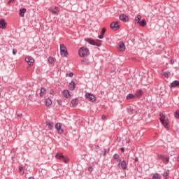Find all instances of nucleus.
<instances>
[{
    "label": "nucleus",
    "instance_id": "obj_4",
    "mask_svg": "<svg viewBox=\"0 0 179 179\" xmlns=\"http://www.w3.org/2000/svg\"><path fill=\"white\" fill-rule=\"evenodd\" d=\"M56 159H58L59 160H62L64 163H68L69 162V159L66 157L64 156V154L59 152L57 153L55 155Z\"/></svg>",
    "mask_w": 179,
    "mask_h": 179
},
{
    "label": "nucleus",
    "instance_id": "obj_45",
    "mask_svg": "<svg viewBox=\"0 0 179 179\" xmlns=\"http://www.w3.org/2000/svg\"><path fill=\"white\" fill-rule=\"evenodd\" d=\"M88 170H89V171L92 172V171H93V168L92 166H89Z\"/></svg>",
    "mask_w": 179,
    "mask_h": 179
},
{
    "label": "nucleus",
    "instance_id": "obj_23",
    "mask_svg": "<svg viewBox=\"0 0 179 179\" xmlns=\"http://www.w3.org/2000/svg\"><path fill=\"white\" fill-rule=\"evenodd\" d=\"M82 65H89V59H83L81 60Z\"/></svg>",
    "mask_w": 179,
    "mask_h": 179
},
{
    "label": "nucleus",
    "instance_id": "obj_52",
    "mask_svg": "<svg viewBox=\"0 0 179 179\" xmlns=\"http://www.w3.org/2000/svg\"><path fill=\"white\" fill-rule=\"evenodd\" d=\"M177 159H178V162H179V157H178V158H177Z\"/></svg>",
    "mask_w": 179,
    "mask_h": 179
},
{
    "label": "nucleus",
    "instance_id": "obj_50",
    "mask_svg": "<svg viewBox=\"0 0 179 179\" xmlns=\"http://www.w3.org/2000/svg\"><path fill=\"white\" fill-rule=\"evenodd\" d=\"M117 141H118V142H121V138H117Z\"/></svg>",
    "mask_w": 179,
    "mask_h": 179
},
{
    "label": "nucleus",
    "instance_id": "obj_51",
    "mask_svg": "<svg viewBox=\"0 0 179 179\" xmlns=\"http://www.w3.org/2000/svg\"><path fill=\"white\" fill-rule=\"evenodd\" d=\"M21 116H22V114L17 115V117H21Z\"/></svg>",
    "mask_w": 179,
    "mask_h": 179
},
{
    "label": "nucleus",
    "instance_id": "obj_34",
    "mask_svg": "<svg viewBox=\"0 0 179 179\" xmlns=\"http://www.w3.org/2000/svg\"><path fill=\"white\" fill-rule=\"evenodd\" d=\"M107 29H106V28H103L101 31V34H102V36H104V34H106V31Z\"/></svg>",
    "mask_w": 179,
    "mask_h": 179
},
{
    "label": "nucleus",
    "instance_id": "obj_46",
    "mask_svg": "<svg viewBox=\"0 0 179 179\" xmlns=\"http://www.w3.org/2000/svg\"><path fill=\"white\" fill-rule=\"evenodd\" d=\"M120 150H121V152H122V153H124V152H125V148H120Z\"/></svg>",
    "mask_w": 179,
    "mask_h": 179
},
{
    "label": "nucleus",
    "instance_id": "obj_35",
    "mask_svg": "<svg viewBox=\"0 0 179 179\" xmlns=\"http://www.w3.org/2000/svg\"><path fill=\"white\" fill-rule=\"evenodd\" d=\"M128 111H129V114H134L135 110L134 109L129 108Z\"/></svg>",
    "mask_w": 179,
    "mask_h": 179
},
{
    "label": "nucleus",
    "instance_id": "obj_31",
    "mask_svg": "<svg viewBox=\"0 0 179 179\" xmlns=\"http://www.w3.org/2000/svg\"><path fill=\"white\" fill-rule=\"evenodd\" d=\"M163 162L165 163H169V162H170V158L164 157Z\"/></svg>",
    "mask_w": 179,
    "mask_h": 179
},
{
    "label": "nucleus",
    "instance_id": "obj_21",
    "mask_svg": "<svg viewBox=\"0 0 179 179\" xmlns=\"http://www.w3.org/2000/svg\"><path fill=\"white\" fill-rule=\"evenodd\" d=\"M138 24L141 26V27H145L148 23L146 22V20L143 19L140 22H138Z\"/></svg>",
    "mask_w": 179,
    "mask_h": 179
},
{
    "label": "nucleus",
    "instance_id": "obj_19",
    "mask_svg": "<svg viewBox=\"0 0 179 179\" xmlns=\"http://www.w3.org/2000/svg\"><path fill=\"white\" fill-rule=\"evenodd\" d=\"M141 19H142V16H141L140 15H138L136 17H135V23H136L137 24H139V23L141 22Z\"/></svg>",
    "mask_w": 179,
    "mask_h": 179
},
{
    "label": "nucleus",
    "instance_id": "obj_22",
    "mask_svg": "<svg viewBox=\"0 0 179 179\" xmlns=\"http://www.w3.org/2000/svg\"><path fill=\"white\" fill-rule=\"evenodd\" d=\"M50 12H52V13L56 15V13H58V8L52 7L50 8Z\"/></svg>",
    "mask_w": 179,
    "mask_h": 179
},
{
    "label": "nucleus",
    "instance_id": "obj_15",
    "mask_svg": "<svg viewBox=\"0 0 179 179\" xmlns=\"http://www.w3.org/2000/svg\"><path fill=\"white\" fill-rule=\"evenodd\" d=\"M79 104V100L78 99H74L71 100V106L72 107H76Z\"/></svg>",
    "mask_w": 179,
    "mask_h": 179
},
{
    "label": "nucleus",
    "instance_id": "obj_47",
    "mask_svg": "<svg viewBox=\"0 0 179 179\" xmlns=\"http://www.w3.org/2000/svg\"><path fill=\"white\" fill-rule=\"evenodd\" d=\"M12 2H15V0H10V1H8V5L12 3Z\"/></svg>",
    "mask_w": 179,
    "mask_h": 179
},
{
    "label": "nucleus",
    "instance_id": "obj_2",
    "mask_svg": "<svg viewBox=\"0 0 179 179\" xmlns=\"http://www.w3.org/2000/svg\"><path fill=\"white\" fill-rule=\"evenodd\" d=\"M159 120L162 124L164 125V128L169 129L170 128V125H169V120L166 118V115L163 114V113H159Z\"/></svg>",
    "mask_w": 179,
    "mask_h": 179
},
{
    "label": "nucleus",
    "instance_id": "obj_20",
    "mask_svg": "<svg viewBox=\"0 0 179 179\" xmlns=\"http://www.w3.org/2000/svg\"><path fill=\"white\" fill-rule=\"evenodd\" d=\"M26 12V8L20 9V17H24V13Z\"/></svg>",
    "mask_w": 179,
    "mask_h": 179
},
{
    "label": "nucleus",
    "instance_id": "obj_38",
    "mask_svg": "<svg viewBox=\"0 0 179 179\" xmlns=\"http://www.w3.org/2000/svg\"><path fill=\"white\" fill-rule=\"evenodd\" d=\"M66 76H69V78H72V76H73V73H66Z\"/></svg>",
    "mask_w": 179,
    "mask_h": 179
},
{
    "label": "nucleus",
    "instance_id": "obj_9",
    "mask_svg": "<svg viewBox=\"0 0 179 179\" xmlns=\"http://www.w3.org/2000/svg\"><path fill=\"white\" fill-rule=\"evenodd\" d=\"M120 20H122V22H129V17L127 16L125 14H121L119 16Z\"/></svg>",
    "mask_w": 179,
    "mask_h": 179
},
{
    "label": "nucleus",
    "instance_id": "obj_10",
    "mask_svg": "<svg viewBox=\"0 0 179 179\" xmlns=\"http://www.w3.org/2000/svg\"><path fill=\"white\" fill-rule=\"evenodd\" d=\"M118 166L119 167L120 166L122 170H125L126 169H127L128 165L127 164V162H125V160H123L118 164Z\"/></svg>",
    "mask_w": 179,
    "mask_h": 179
},
{
    "label": "nucleus",
    "instance_id": "obj_8",
    "mask_svg": "<svg viewBox=\"0 0 179 179\" xmlns=\"http://www.w3.org/2000/svg\"><path fill=\"white\" fill-rule=\"evenodd\" d=\"M110 29L117 31L120 29V25H118V22H113L110 24Z\"/></svg>",
    "mask_w": 179,
    "mask_h": 179
},
{
    "label": "nucleus",
    "instance_id": "obj_28",
    "mask_svg": "<svg viewBox=\"0 0 179 179\" xmlns=\"http://www.w3.org/2000/svg\"><path fill=\"white\" fill-rule=\"evenodd\" d=\"M174 117L176 120H179V110H176L174 113Z\"/></svg>",
    "mask_w": 179,
    "mask_h": 179
},
{
    "label": "nucleus",
    "instance_id": "obj_5",
    "mask_svg": "<svg viewBox=\"0 0 179 179\" xmlns=\"http://www.w3.org/2000/svg\"><path fill=\"white\" fill-rule=\"evenodd\" d=\"M60 54L62 57H68V50L64 44L60 45Z\"/></svg>",
    "mask_w": 179,
    "mask_h": 179
},
{
    "label": "nucleus",
    "instance_id": "obj_13",
    "mask_svg": "<svg viewBox=\"0 0 179 179\" xmlns=\"http://www.w3.org/2000/svg\"><path fill=\"white\" fill-rule=\"evenodd\" d=\"M6 22L4 19L0 20V29H6Z\"/></svg>",
    "mask_w": 179,
    "mask_h": 179
},
{
    "label": "nucleus",
    "instance_id": "obj_12",
    "mask_svg": "<svg viewBox=\"0 0 179 179\" xmlns=\"http://www.w3.org/2000/svg\"><path fill=\"white\" fill-rule=\"evenodd\" d=\"M125 44L124 43V42L120 41L119 43V47H118V50L120 51H125Z\"/></svg>",
    "mask_w": 179,
    "mask_h": 179
},
{
    "label": "nucleus",
    "instance_id": "obj_43",
    "mask_svg": "<svg viewBox=\"0 0 179 179\" xmlns=\"http://www.w3.org/2000/svg\"><path fill=\"white\" fill-rule=\"evenodd\" d=\"M134 161H135V163H138V162H139V158H138V157H136L134 158Z\"/></svg>",
    "mask_w": 179,
    "mask_h": 179
},
{
    "label": "nucleus",
    "instance_id": "obj_53",
    "mask_svg": "<svg viewBox=\"0 0 179 179\" xmlns=\"http://www.w3.org/2000/svg\"><path fill=\"white\" fill-rule=\"evenodd\" d=\"M0 97H1V93H0Z\"/></svg>",
    "mask_w": 179,
    "mask_h": 179
},
{
    "label": "nucleus",
    "instance_id": "obj_1",
    "mask_svg": "<svg viewBox=\"0 0 179 179\" xmlns=\"http://www.w3.org/2000/svg\"><path fill=\"white\" fill-rule=\"evenodd\" d=\"M78 55L81 58H85V57H88V55H90L89 48L85 46L81 47L78 50Z\"/></svg>",
    "mask_w": 179,
    "mask_h": 179
},
{
    "label": "nucleus",
    "instance_id": "obj_49",
    "mask_svg": "<svg viewBox=\"0 0 179 179\" xmlns=\"http://www.w3.org/2000/svg\"><path fill=\"white\" fill-rule=\"evenodd\" d=\"M117 162H118L119 163H121V162H122V161L121 160V158H120V157H119V159H117Z\"/></svg>",
    "mask_w": 179,
    "mask_h": 179
},
{
    "label": "nucleus",
    "instance_id": "obj_30",
    "mask_svg": "<svg viewBox=\"0 0 179 179\" xmlns=\"http://www.w3.org/2000/svg\"><path fill=\"white\" fill-rule=\"evenodd\" d=\"M48 61L50 64H52V62H54V57H50L48 59Z\"/></svg>",
    "mask_w": 179,
    "mask_h": 179
},
{
    "label": "nucleus",
    "instance_id": "obj_42",
    "mask_svg": "<svg viewBox=\"0 0 179 179\" xmlns=\"http://www.w3.org/2000/svg\"><path fill=\"white\" fill-rule=\"evenodd\" d=\"M17 53V50H16V49H13V55H16Z\"/></svg>",
    "mask_w": 179,
    "mask_h": 179
},
{
    "label": "nucleus",
    "instance_id": "obj_39",
    "mask_svg": "<svg viewBox=\"0 0 179 179\" xmlns=\"http://www.w3.org/2000/svg\"><path fill=\"white\" fill-rule=\"evenodd\" d=\"M50 94H52V96H55V91H54V90H50Z\"/></svg>",
    "mask_w": 179,
    "mask_h": 179
},
{
    "label": "nucleus",
    "instance_id": "obj_7",
    "mask_svg": "<svg viewBox=\"0 0 179 179\" xmlns=\"http://www.w3.org/2000/svg\"><path fill=\"white\" fill-rule=\"evenodd\" d=\"M85 97L87 99H88V100H90V101H92V103H94V101H96V97L94 96V95H93V94L87 92L85 94Z\"/></svg>",
    "mask_w": 179,
    "mask_h": 179
},
{
    "label": "nucleus",
    "instance_id": "obj_11",
    "mask_svg": "<svg viewBox=\"0 0 179 179\" xmlns=\"http://www.w3.org/2000/svg\"><path fill=\"white\" fill-rule=\"evenodd\" d=\"M25 61L30 66H31V65H33V64H34V59L31 58V57H25Z\"/></svg>",
    "mask_w": 179,
    "mask_h": 179
},
{
    "label": "nucleus",
    "instance_id": "obj_29",
    "mask_svg": "<svg viewBox=\"0 0 179 179\" xmlns=\"http://www.w3.org/2000/svg\"><path fill=\"white\" fill-rule=\"evenodd\" d=\"M152 179H162V178H160L159 173H155Z\"/></svg>",
    "mask_w": 179,
    "mask_h": 179
},
{
    "label": "nucleus",
    "instance_id": "obj_40",
    "mask_svg": "<svg viewBox=\"0 0 179 179\" xmlns=\"http://www.w3.org/2000/svg\"><path fill=\"white\" fill-rule=\"evenodd\" d=\"M57 104L59 106H62V101L61 99L57 100Z\"/></svg>",
    "mask_w": 179,
    "mask_h": 179
},
{
    "label": "nucleus",
    "instance_id": "obj_41",
    "mask_svg": "<svg viewBox=\"0 0 179 179\" xmlns=\"http://www.w3.org/2000/svg\"><path fill=\"white\" fill-rule=\"evenodd\" d=\"M98 38H100L101 40L102 38H104V35H102V34H101L99 36H98Z\"/></svg>",
    "mask_w": 179,
    "mask_h": 179
},
{
    "label": "nucleus",
    "instance_id": "obj_3",
    "mask_svg": "<svg viewBox=\"0 0 179 179\" xmlns=\"http://www.w3.org/2000/svg\"><path fill=\"white\" fill-rule=\"evenodd\" d=\"M85 41L90 44L91 45H96V47H101V41L98 40V42L94 41L93 39L90 38H85Z\"/></svg>",
    "mask_w": 179,
    "mask_h": 179
},
{
    "label": "nucleus",
    "instance_id": "obj_16",
    "mask_svg": "<svg viewBox=\"0 0 179 179\" xmlns=\"http://www.w3.org/2000/svg\"><path fill=\"white\" fill-rule=\"evenodd\" d=\"M143 94V91L142 90H138L135 93V97H141Z\"/></svg>",
    "mask_w": 179,
    "mask_h": 179
},
{
    "label": "nucleus",
    "instance_id": "obj_37",
    "mask_svg": "<svg viewBox=\"0 0 179 179\" xmlns=\"http://www.w3.org/2000/svg\"><path fill=\"white\" fill-rule=\"evenodd\" d=\"M119 157H120V155H119L118 154H115V155H113V158L115 159L116 160H117V159H119Z\"/></svg>",
    "mask_w": 179,
    "mask_h": 179
},
{
    "label": "nucleus",
    "instance_id": "obj_14",
    "mask_svg": "<svg viewBox=\"0 0 179 179\" xmlns=\"http://www.w3.org/2000/svg\"><path fill=\"white\" fill-rule=\"evenodd\" d=\"M62 94L66 99H69V97H71V93H69V90H64Z\"/></svg>",
    "mask_w": 179,
    "mask_h": 179
},
{
    "label": "nucleus",
    "instance_id": "obj_33",
    "mask_svg": "<svg viewBox=\"0 0 179 179\" xmlns=\"http://www.w3.org/2000/svg\"><path fill=\"white\" fill-rule=\"evenodd\" d=\"M170 174V172L168 171L166 172H164L162 176L163 177H169V175Z\"/></svg>",
    "mask_w": 179,
    "mask_h": 179
},
{
    "label": "nucleus",
    "instance_id": "obj_17",
    "mask_svg": "<svg viewBox=\"0 0 179 179\" xmlns=\"http://www.w3.org/2000/svg\"><path fill=\"white\" fill-rule=\"evenodd\" d=\"M45 106H46V107H50V106H52V101H51V99H50V98L46 99Z\"/></svg>",
    "mask_w": 179,
    "mask_h": 179
},
{
    "label": "nucleus",
    "instance_id": "obj_27",
    "mask_svg": "<svg viewBox=\"0 0 179 179\" xmlns=\"http://www.w3.org/2000/svg\"><path fill=\"white\" fill-rule=\"evenodd\" d=\"M46 125L48 127L49 129H52L54 123H51L50 122H46Z\"/></svg>",
    "mask_w": 179,
    "mask_h": 179
},
{
    "label": "nucleus",
    "instance_id": "obj_26",
    "mask_svg": "<svg viewBox=\"0 0 179 179\" xmlns=\"http://www.w3.org/2000/svg\"><path fill=\"white\" fill-rule=\"evenodd\" d=\"M127 100H131L132 99H135V95H133L132 94H127L126 97Z\"/></svg>",
    "mask_w": 179,
    "mask_h": 179
},
{
    "label": "nucleus",
    "instance_id": "obj_44",
    "mask_svg": "<svg viewBox=\"0 0 179 179\" xmlns=\"http://www.w3.org/2000/svg\"><path fill=\"white\" fill-rule=\"evenodd\" d=\"M170 62H171V65H174V59H171L170 60Z\"/></svg>",
    "mask_w": 179,
    "mask_h": 179
},
{
    "label": "nucleus",
    "instance_id": "obj_25",
    "mask_svg": "<svg viewBox=\"0 0 179 179\" xmlns=\"http://www.w3.org/2000/svg\"><path fill=\"white\" fill-rule=\"evenodd\" d=\"M162 75L165 78H169L170 75H171V73H170V71H164V72L162 73Z\"/></svg>",
    "mask_w": 179,
    "mask_h": 179
},
{
    "label": "nucleus",
    "instance_id": "obj_18",
    "mask_svg": "<svg viewBox=\"0 0 179 179\" xmlns=\"http://www.w3.org/2000/svg\"><path fill=\"white\" fill-rule=\"evenodd\" d=\"M75 87H76V84L74 81H71L69 83V89H71V90H75Z\"/></svg>",
    "mask_w": 179,
    "mask_h": 179
},
{
    "label": "nucleus",
    "instance_id": "obj_48",
    "mask_svg": "<svg viewBox=\"0 0 179 179\" xmlns=\"http://www.w3.org/2000/svg\"><path fill=\"white\" fill-rule=\"evenodd\" d=\"M102 120H106V115L101 116Z\"/></svg>",
    "mask_w": 179,
    "mask_h": 179
},
{
    "label": "nucleus",
    "instance_id": "obj_36",
    "mask_svg": "<svg viewBox=\"0 0 179 179\" xmlns=\"http://www.w3.org/2000/svg\"><path fill=\"white\" fill-rule=\"evenodd\" d=\"M158 159H159L160 160H163L164 159V156L162 155H159Z\"/></svg>",
    "mask_w": 179,
    "mask_h": 179
},
{
    "label": "nucleus",
    "instance_id": "obj_32",
    "mask_svg": "<svg viewBox=\"0 0 179 179\" xmlns=\"http://www.w3.org/2000/svg\"><path fill=\"white\" fill-rule=\"evenodd\" d=\"M19 171H20V173L24 174V169L23 166H20Z\"/></svg>",
    "mask_w": 179,
    "mask_h": 179
},
{
    "label": "nucleus",
    "instance_id": "obj_6",
    "mask_svg": "<svg viewBox=\"0 0 179 179\" xmlns=\"http://www.w3.org/2000/svg\"><path fill=\"white\" fill-rule=\"evenodd\" d=\"M55 129L57 131V134H59V135H62V134H64V129L62 128L61 123H57L55 124Z\"/></svg>",
    "mask_w": 179,
    "mask_h": 179
},
{
    "label": "nucleus",
    "instance_id": "obj_24",
    "mask_svg": "<svg viewBox=\"0 0 179 179\" xmlns=\"http://www.w3.org/2000/svg\"><path fill=\"white\" fill-rule=\"evenodd\" d=\"M45 92H46L45 88L41 87V92H40V97H43V96H44Z\"/></svg>",
    "mask_w": 179,
    "mask_h": 179
}]
</instances>
